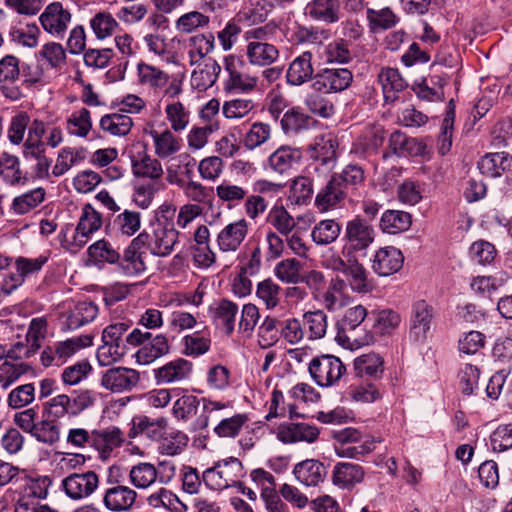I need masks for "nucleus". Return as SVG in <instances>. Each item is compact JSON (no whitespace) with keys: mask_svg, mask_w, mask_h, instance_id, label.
Listing matches in <instances>:
<instances>
[{"mask_svg":"<svg viewBox=\"0 0 512 512\" xmlns=\"http://www.w3.org/2000/svg\"><path fill=\"white\" fill-rule=\"evenodd\" d=\"M125 441L124 433L118 427L111 426L105 429H94L92 436V449L98 452L99 457H110L115 448H119Z\"/></svg>","mask_w":512,"mask_h":512,"instance_id":"25","label":"nucleus"},{"mask_svg":"<svg viewBox=\"0 0 512 512\" xmlns=\"http://www.w3.org/2000/svg\"><path fill=\"white\" fill-rule=\"evenodd\" d=\"M304 16L323 24H334L342 18L339 0H311L304 7Z\"/></svg>","mask_w":512,"mask_h":512,"instance_id":"21","label":"nucleus"},{"mask_svg":"<svg viewBox=\"0 0 512 512\" xmlns=\"http://www.w3.org/2000/svg\"><path fill=\"white\" fill-rule=\"evenodd\" d=\"M404 256L400 249L394 246L379 248L372 259V270L381 277L397 273L403 266Z\"/></svg>","mask_w":512,"mask_h":512,"instance_id":"22","label":"nucleus"},{"mask_svg":"<svg viewBox=\"0 0 512 512\" xmlns=\"http://www.w3.org/2000/svg\"><path fill=\"white\" fill-rule=\"evenodd\" d=\"M354 370L359 377L378 379L384 372V361L378 354H363L354 360Z\"/></svg>","mask_w":512,"mask_h":512,"instance_id":"48","label":"nucleus"},{"mask_svg":"<svg viewBox=\"0 0 512 512\" xmlns=\"http://www.w3.org/2000/svg\"><path fill=\"white\" fill-rule=\"evenodd\" d=\"M266 221L280 234L285 236H288L296 226L293 216L283 205L273 206L268 213Z\"/></svg>","mask_w":512,"mask_h":512,"instance_id":"61","label":"nucleus"},{"mask_svg":"<svg viewBox=\"0 0 512 512\" xmlns=\"http://www.w3.org/2000/svg\"><path fill=\"white\" fill-rule=\"evenodd\" d=\"M366 17L368 26L373 32L391 29L398 22L397 15L390 7H384L380 10L368 8L366 11Z\"/></svg>","mask_w":512,"mask_h":512,"instance_id":"59","label":"nucleus"},{"mask_svg":"<svg viewBox=\"0 0 512 512\" xmlns=\"http://www.w3.org/2000/svg\"><path fill=\"white\" fill-rule=\"evenodd\" d=\"M126 342L129 346L140 348L135 353L136 362L140 365H147L167 355L170 352L168 338L164 334H157L152 337L149 331L134 328L126 335Z\"/></svg>","mask_w":512,"mask_h":512,"instance_id":"5","label":"nucleus"},{"mask_svg":"<svg viewBox=\"0 0 512 512\" xmlns=\"http://www.w3.org/2000/svg\"><path fill=\"white\" fill-rule=\"evenodd\" d=\"M378 82L382 86L386 101L396 99L395 93L403 91L406 87L404 79L395 68H382L378 74Z\"/></svg>","mask_w":512,"mask_h":512,"instance_id":"50","label":"nucleus"},{"mask_svg":"<svg viewBox=\"0 0 512 512\" xmlns=\"http://www.w3.org/2000/svg\"><path fill=\"white\" fill-rule=\"evenodd\" d=\"M212 320L215 326L224 334L230 336L235 330L236 316L238 315V305L233 301L223 298L215 303V307L210 309Z\"/></svg>","mask_w":512,"mask_h":512,"instance_id":"31","label":"nucleus"},{"mask_svg":"<svg viewBox=\"0 0 512 512\" xmlns=\"http://www.w3.org/2000/svg\"><path fill=\"white\" fill-rule=\"evenodd\" d=\"M38 61H44L47 67L60 70L66 65V51L60 43L48 42L36 53Z\"/></svg>","mask_w":512,"mask_h":512,"instance_id":"55","label":"nucleus"},{"mask_svg":"<svg viewBox=\"0 0 512 512\" xmlns=\"http://www.w3.org/2000/svg\"><path fill=\"white\" fill-rule=\"evenodd\" d=\"M293 474L301 484L314 487L324 481L327 470L321 461L306 459L295 465Z\"/></svg>","mask_w":512,"mask_h":512,"instance_id":"37","label":"nucleus"},{"mask_svg":"<svg viewBox=\"0 0 512 512\" xmlns=\"http://www.w3.org/2000/svg\"><path fill=\"white\" fill-rule=\"evenodd\" d=\"M385 138L386 131L382 125H368L353 142L351 152L360 158L367 159L379 152Z\"/></svg>","mask_w":512,"mask_h":512,"instance_id":"20","label":"nucleus"},{"mask_svg":"<svg viewBox=\"0 0 512 512\" xmlns=\"http://www.w3.org/2000/svg\"><path fill=\"white\" fill-rule=\"evenodd\" d=\"M93 338L84 334L47 345L41 351L40 362L45 368L60 367L81 349L92 346Z\"/></svg>","mask_w":512,"mask_h":512,"instance_id":"8","label":"nucleus"},{"mask_svg":"<svg viewBox=\"0 0 512 512\" xmlns=\"http://www.w3.org/2000/svg\"><path fill=\"white\" fill-rule=\"evenodd\" d=\"M325 61L328 64H347L352 61L353 55L350 42L344 38H337L325 46Z\"/></svg>","mask_w":512,"mask_h":512,"instance_id":"56","label":"nucleus"},{"mask_svg":"<svg viewBox=\"0 0 512 512\" xmlns=\"http://www.w3.org/2000/svg\"><path fill=\"white\" fill-rule=\"evenodd\" d=\"M243 476L242 462L238 458L229 457L206 469L203 472L202 481L209 489L221 491L235 485Z\"/></svg>","mask_w":512,"mask_h":512,"instance_id":"9","label":"nucleus"},{"mask_svg":"<svg viewBox=\"0 0 512 512\" xmlns=\"http://www.w3.org/2000/svg\"><path fill=\"white\" fill-rule=\"evenodd\" d=\"M87 253L96 265L117 264L121 259L120 252L104 238L91 244Z\"/></svg>","mask_w":512,"mask_h":512,"instance_id":"47","label":"nucleus"},{"mask_svg":"<svg viewBox=\"0 0 512 512\" xmlns=\"http://www.w3.org/2000/svg\"><path fill=\"white\" fill-rule=\"evenodd\" d=\"M272 128L269 123L256 121L252 123L243 136L242 143L247 150H254L271 139Z\"/></svg>","mask_w":512,"mask_h":512,"instance_id":"53","label":"nucleus"},{"mask_svg":"<svg viewBox=\"0 0 512 512\" xmlns=\"http://www.w3.org/2000/svg\"><path fill=\"white\" fill-rule=\"evenodd\" d=\"M169 426L165 417L151 418L147 415H137L132 419L129 436L134 438L143 435L153 441L159 442Z\"/></svg>","mask_w":512,"mask_h":512,"instance_id":"27","label":"nucleus"},{"mask_svg":"<svg viewBox=\"0 0 512 512\" xmlns=\"http://www.w3.org/2000/svg\"><path fill=\"white\" fill-rule=\"evenodd\" d=\"M301 160L302 151L299 148L281 145L269 155L265 168L279 175H284L289 173Z\"/></svg>","mask_w":512,"mask_h":512,"instance_id":"23","label":"nucleus"},{"mask_svg":"<svg viewBox=\"0 0 512 512\" xmlns=\"http://www.w3.org/2000/svg\"><path fill=\"white\" fill-rule=\"evenodd\" d=\"M313 54L304 51L297 56L290 64L286 73L287 83L293 86H300L309 80H313L314 68L312 65Z\"/></svg>","mask_w":512,"mask_h":512,"instance_id":"35","label":"nucleus"},{"mask_svg":"<svg viewBox=\"0 0 512 512\" xmlns=\"http://www.w3.org/2000/svg\"><path fill=\"white\" fill-rule=\"evenodd\" d=\"M45 189L38 187L13 199L12 209L16 214L23 215L39 206L45 199Z\"/></svg>","mask_w":512,"mask_h":512,"instance_id":"62","label":"nucleus"},{"mask_svg":"<svg viewBox=\"0 0 512 512\" xmlns=\"http://www.w3.org/2000/svg\"><path fill=\"white\" fill-rule=\"evenodd\" d=\"M426 145L417 138L410 137L400 130H394L388 137L386 149L383 151L384 160L396 157H415L425 152Z\"/></svg>","mask_w":512,"mask_h":512,"instance_id":"17","label":"nucleus"},{"mask_svg":"<svg viewBox=\"0 0 512 512\" xmlns=\"http://www.w3.org/2000/svg\"><path fill=\"white\" fill-rule=\"evenodd\" d=\"M71 12L61 2L48 4L39 17L44 31L56 38H63L71 22Z\"/></svg>","mask_w":512,"mask_h":512,"instance_id":"18","label":"nucleus"},{"mask_svg":"<svg viewBox=\"0 0 512 512\" xmlns=\"http://www.w3.org/2000/svg\"><path fill=\"white\" fill-rule=\"evenodd\" d=\"M215 38L213 33L196 34L189 39L188 57L190 65L199 64L213 49Z\"/></svg>","mask_w":512,"mask_h":512,"instance_id":"46","label":"nucleus"},{"mask_svg":"<svg viewBox=\"0 0 512 512\" xmlns=\"http://www.w3.org/2000/svg\"><path fill=\"white\" fill-rule=\"evenodd\" d=\"M153 139L155 154L160 159H166L180 151L182 139L174 135L169 129L163 132L151 130L149 132Z\"/></svg>","mask_w":512,"mask_h":512,"instance_id":"43","label":"nucleus"},{"mask_svg":"<svg viewBox=\"0 0 512 512\" xmlns=\"http://www.w3.org/2000/svg\"><path fill=\"white\" fill-rule=\"evenodd\" d=\"M455 121V102L451 99L446 107V112L441 125V132L437 140L438 153L446 155L452 147V136Z\"/></svg>","mask_w":512,"mask_h":512,"instance_id":"49","label":"nucleus"},{"mask_svg":"<svg viewBox=\"0 0 512 512\" xmlns=\"http://www.w3.org/2000/svg\"><path fill=\"white\" fill-rule=\"evenodd\" d=\"M145 237H140L139 234L133 238L124 250L123 256L117 263L122 269L123 273L128 276H135L142 274L146 270L144 261V252L141 249L145 247L143 240Z\"/></svg>","mask_w":512,"mask_h":512,"instance_id":"26","label":"nucleus"},{"mask_svg":"<svg viewBox=\"0 0 512 512\" xmlns=\"http://www.w3.org/2000/svg\"><path fill=\"white\" fill-rule=\"evenodd\" d=\"M98 315V306L91 301H79L64 315L63 325L66 330H76L90 322Z\"/></svg>","mask_w":512,"mask_h":512,"instance_id":"36","label":"nucleus"},{"mask_svg":"<svg viewBox=\"0 0 512 512\" xmlns=\"http://www.w3.org/2000/svg\"><path fill=\"white\" fill-rule=\"evenodd\" d=\"M374 239L373 226L366 219L357 215L346 223L341 254L349 258H353V256L364 257Z\"/></svg>","mask_w":512,"mask_h":512,"instance_id":"6","label":"nucleus"},{"mask_svg":"<svg viewBox=\"0 0 512 512\" xmlns=\"http://www.w3.org/2000/svg\"><path fill=\"white\" fill-rule=\"evenodd\" d=\"M313 179L308 176L298 175L289 182L288 200L298 206H307L313 200Z\"/></svg>","mask_w":512,"mask_h":512,"instance_id":"42","label":"nucleus"},{"mask_svg":"<svg viewBox=\"0 0 512 512\" xmlns=\"http://www.w3.org/2000/svg\"><path fill=\"white\" fill-rule=\"evenodd\" d=\"M313 123V118L300 107L288 109L280 119V126L285 135H296L304 130H308Z\"/></svg>","mask_w":512,"mask_h":512,"instance_id":"40","label":"nucleus"},{"mask_svg":"<svg viewBox=\"0 0 512 512\" xmlns=\"http://www.w3.org/2000/svg\"><path fill=\"white\" fill-rule=\"evenodd\" d=\"M65 128L70 135L85 138L92 129L91 113L87 108L74 111L66 120Z\"/></svg>","mask_w":512,"mask_h":512,"instance_id":"58","label":"nucleus"},{"mask_svg":"<svg viewBox=\"0 0 512 512\" xmlns=\"http://www.w3.org/2000/svg\"><path fill=\"white\" fill-rule=\"evenodd\" d=\"M308 371L318 386L331 387L345 374L346 367L339 357L323 354L310 361Z\"/></svg>","mask_w":512,"mask_h":512,"instance_id":"10","label":"nucleus"},{"mask_svg":"<svg viewBox=\"0 0 512 512\" xmlns=\"http://www.w3.org/2000/svg\"><path fill=\"white\" fill-rule=\"evenodd\" d=\"M139 236L146 238L143 243L152 255L166 257L172 253L178 242L179 231L152 226L151 233L143 231Z\"/></svg>","mask_w":512,"mask_h":512,"instance_id":"19","label":"nucleus"},{"mask_svg":"<svg viewBox=\"0 0 512 512\" xmlns=\"http://www.w3.org/2000/svg\"><path fill=\"white\" fill-rule=\"evenodd\" d=\"M365 477L364 468L356 463L338 462L332 471V482L341 489H352Z\"/></svg>","mask_w":512,"mask_h":512,"instance_id":"32","label":"nucleus"},{"mask_svg":"<svg viewBox=\"0 0 512 512\" xmlns=\"http://www.w3.org/2000/svg\"><path fill=\"white\" fill-rule=\"evenodd\" d=\"M137 72L140 83L154 90L162 89L169 82V75L167 73L158 67L144 62H140L137 65Z\"/></svg>","mask_w":512,"mask_h":512,"instance_id":"57","label":"nucleus"},{"mask_svg":"<svg viewBox=\"0 0 512 512\" xmlns=\"http://www.w3.org/2000/svg\"><path fill=\"white\" fill-rule=\"evenodd\" d=\"M141 221L140 212L125 209L114 218L113 225L121 234L131 237L140 230Z\"/></svg>","mask_w":512,"mask_h":512,"instance_id":"64","label":"nucleus"},{"mask_svg":"<svg viewBox=\"0 0 512 512\" xmlns=\"http://www.w3.org/2000/svg\"><path fill=\"white\" fill-rule=\"evenodd\" d=\"M102 226V215L91 204L82 208L81 216L75 229L71 224L63 227L59 233L61 246L69 252L76 253L82 249L91 236Z\"/></svg>","mask_w":512,"mask_h":512,"instance_id":"4","label":"nucleus"},{"mask_svg":"<svg viewBox=\"0 0 512 512\" xmlns=\"http://www.w3.org/2000/svg\"><path fill=\"white\" fill-rule=\"evenodd\" d=\"M18 481L21 483L17 492L38 501L47 498L49 487L52 484V479L49 476L29 473L25 469H22L17 478Z\"/></svg>","mask_w":512,"mask_h":512,"instance_id":"29","label":"nucleus"},{"mask_svg":"<svg viewBox=\"0 0 512 512\" xmlns=\"http://www.w3.org/2000/svg\"><path fill=\"white\" fill-rule=\"evenodd\" d=\"M281 320L266 316L258 327V343L262 348L272 347L280 338Z\"/></svg>","mask_w":512,"mask_h":512,"instance_id":"63","label":"nucleus"},{"mask_svg":"<svg viewBox=\"0 0 512 512\" xmlns=\"http://www.w3.org/2000/svg\"><path fill=\"white\" fill-rule=\"evenodd\" d=\"M0 178L9 186L19 187L27 185L31 176L21 169L17 156L3 152L0 155Z\"/></svg>","mask_w":512,"mask_h":512,"instance_id":"30","label":"nucleus"},{"mask_svg":"<svg viewBox=\"0 0 512 512\" xmlns=\"http://www.w3.org/2000/svg\"><path fill=\"white\" fill-rule=\"evenodd\" d=\"M244 63L234 55H229L224 58V68L228 73V78L224 83V90L232 93H250L256 87L258 78L247 73H244Z\"/></svg>","mask_w":512,"mask_h":512,"instance_id":"14","label":"nucleus"},{"mask_svg":"<svg viewBox=\"0 0 512 512\" xmlns=\"http://www.w3.org/2000/svg\"><path fill=\"white\" fill-rule=\"evenodd\" d=\"M138 493L125 485V477L118 466L107 469L102 504L110 512H131L136 504Z\"/></svg>","mask_w":512,"mask_h":512,"instance_id":"3","label":"nucleus"},{"mask_svg":"<svg viewBox=\"0 0 512 512\" xmlns=\"http://www.w3.org/2000/svg\"><path fill=\"white\" fill-rule=\"evenodd\" d=\"M512 156L508 152L486 153L477 162L480 173L486 177L497 178L510 170Z\"/></svg>","mask_w":512,"mask_h":512,"instance_id":"38","label":"nucleus"},{"mask_svg":"<svg viewBox=\"0 0 512 512\" xmlns=\"http://www.w3.org/2000/svg\"><path fill=\"white\" fill-rule=\"evenodd\" d=\"M249 63L256 66H269L279 58L278 48L268 42H251L246 46Z\"/></svg>","mask_w":512,"mask_h":512,"instance_id":"41","label":"nucleus"},{"mask_svg":"<svg viewBox=\"0 0 512 512\" xmlns=\"http://www.w3.org/2000/svg\"><path fill=\"white\" fill-rule=\"evenodd\" d=\"M435 309L426 300H418L412 304L409 318V338L423 343L428 337L435 319Z\"/></svg>","mask_w":512,"mask_h":512,"instance_id":"13","label":"nucleus"},{"mask_svg":"<svg viewBox=\"0 0 512 512\" xmlns=\"http://www.w3.org/2000/svg\"><path fill=\"white\" fill-rule=\"evenodd\" d=\"M368 315L363 305L348 308L342 318L337 322L336 340L341 345L361 346L368 343V335L365 327H362Z\"/></svg>","mask_w":512,"mask_h":512,"instance_id":"7","label":"nucleus"},{"mask_svg":"<svg viewBox=\"0 0 512 512\" xmlns=\"http://www.w3.org/2000/svg\"><path fill=\"white\" fill-rule=\"evenodd\" d=\"M412 224L410 213L400 210H386L380 218V228L387 234H398L407 231Z\"/></svg>","mask_w":512,"mask_h":512,"instance_id":"45","label":"nucleus"},{"mask_svg":"<svg viewBox=\"0 0 512 512\" xmlns=\"http://www.w3.org/2000/svg\"><path fill=\"white\" fill-rule=\"evenodd\" d=\"M132 171L137 178L150 179L157 184L163 177V167L159 159L152 157L145 150L138 152L131 160Z\"/></svg>","mask_w":512,"mask_h":512,"instance_id":"33","label":"nucleus"},{"mask_svg":"<svg viewBox=\"0 0 512 512\" xmlns=\"http://www.w3.org/2000/svg\"><path fill=\"white\" fill-rule=\"evenodd\" d=\"M353 79V72L346 67H325L314 75L311 86L316 92L337 94L347 90Z\"/></svg>","mask_w":512,"mask_h":512,"instance_id":"11","label":"nucleus"},{"mask_svg":"<svg viewBox=\"0 0 512 512\" xmlns=\"http://www.w3.org/2000/svg\"><path fill=\"white\" fill-rule=\"evenodd\" d=\"M99 483V475L93 470H87L66 476L62 480V488L69 498L80 500L91 496Z\"/></svg>","mask_w":512,"mask_h":512,"instance_id":"16","label":"nucleus"},{"mask_svg":"<svg viewBox=\"0 0 512 512\" xmlns=\"http://www.w3.org/2000/svg\"><path fill=\"white\" fill-rule=\"evenodd\" d=\"M140 382V373L123 366L112 367L102 373L101 385L112 393L131 392Z\"/></svg>","mask_w":512,"mask_h":512,"instance_id":"15","label":"nucleus"},{"mask_svg":"<svg viewBox=\"0 0 512 512\" xmlns=\"http://www.w3.org/2000/svg\"><path fill=\"white\" fill-rule=\"evenodd\" d=\"M193 365L184 358L172 360L165 365L154 369V378L157 384H169L189 378Z\"/></svg>","mask_w":512,"mask_h":512,"instance_id":"34","label":"nucleus"},{"mask_svg":"<svg viewBox=\"0 0 512 512\" xmlns=\"http://www.w3.org/2000/svg\"><path fill=\"white\" fill-rule=\"evenodd\" d=\"M189 438L181 430L168 426L158 442V452L162 455L175 456L188 445Z\"/></svg>","mask_w":512,"mask_h":512,"instance_id":"44","label":"nucleus"},{"mask_svg":"<svg viewBox=\"0 0 512 512\" xmlns=\"http://www.w3.org/2000/svg\"><path fill=\"white\" fill-rule=\"evenodd\" d=\"M155 465L149 462H139L129 471L131 484L138 489H147L157 481Z\"/></svg>","mask_w":512,"mask_h":512,"instance_id":"54","label":"nucleus"},{"mask_svg":"<svg viewBox=\"0 0 512 512\" xmlns=\"http://www.w3.org/2000/svg\"><path fill=\"white\" fill-rule=\"evenodd\" d=\"M100 128L113 136H126L132 129L133 120L127 114L110 113L101 117Z\"/></svg>","mask_w":512,"mask_h":512,"instance_id":"51","label":"nucleus"},{"mask_svg":"<svg viewBox=\"0 0 512 512\" xmlns=\"http://www.w3.org/2000/svg\"><path fill=\"white\" fill-rule=\"evenodd\" d=\"M221 72V66L216 60L208 58L204 67L192 73V82L199 90H206L213 86Z\"/></svg>","mask_w":512,"mask_h":512,"instance_id":"60","label":"nucleus"},{"mask_svg":"<svg viewBox=\"0 0 512 512\" xmlns=\"http://www.w3.org/2000/svg\"><path fill=\"white\" fill-rule=\"evenodd\" d=\"M358 258L357 256H353V258L348 257V262L351 264L348 266L344 277L353 292L366 294L373 290L374 284L369 279L367 270L359 262Z\"/></svg>","mask_w":512,"mask_h":512,"instance_id":"39","label":"nucleus"},{"mask_svg":"<svg viewBox=\"0 0 512 512\" xmlns=\"http://www.w3.org/2000/svg\"><path fill=\"white\" fill-rule=\"evenodd\" d=\"M342 226L335 219L319 221L311 231V238L317 245H328L336 241Z\"/></svg>","mask_w":512,"mask_h":512,"instance_id":"52","label":"nucleus"},{"mask_svg":"<svg viewBox=\"0 0 512 512\" xmlns=\"http://www.w3.org/2000/svg\"><path fill=\"white\" fill-rule=\"evenodd\" d=\"M248 234V222L242 218L226 225L217 235V246L222 252L237 251Z\"/></svg>","mask_w":512,"mask_h":512,"instance_id":"28","label":"nucleus"},{"mask_svg":"<svg viewBox=\"0 0 512 512\" xmlns=\"http://www.w3.org/2000/svg\"><path fill=\"white\" fill-rule=\"evenodd\" d=\"M365 181L364 168L357 163H349L329 176L326 184L315 195L314 205L320 212L342 207L345 201H352L358 196Z\"/></svg>","mask_w":512,"mask_h":512,"instance_id":"2","label":"nucleus"},{"mask_svg":"<svg viewBox=\"0 0 512 512\" xmlns=\"http://www.w3.org/2000/svg\"><path fill=\"white\" fill-rule=\"evenodd\" d=\"M318 437V428L307 423H282L277 429V439L284 444L297 442L313 443Z\"/></svg>","mask_w":512,"mask_h":512,"instance_id":"24","label":"nucleus"},{"mask_svg":"<svg viewBox=\"0 0 512 512\" xmlns=\"http://www.w3.org/2000/svg\"><path fill=\"white\" fill-rule=\"evenodd\" d=\"M95 402L90 390H75L68 394H58L42 403L41 416L38 407H31L14 414V423L38 442L52 446L60 440L62 418H75Z\"/></svg>","mask_w":512,"mask_h":512,"instance_id":"1","label":"nucleus"},{"mask_svg":"<svg viewBox=\"0 0 512 512\" xmlns=\"http://www.w3.org/2000/svg\"><path fill=\"white\" fill-rule=\"evenodd\" d=\"M48 257L40 255L36 258L19 256L14 260L15 271L7 274L2 280V289L6 295L12 294L24 284L26 279L38 274L47 263Z\"/></svg>","mask_w":512,"mask_h":512,"instance_id":"12","label":"nucleus"}]
</instances>
